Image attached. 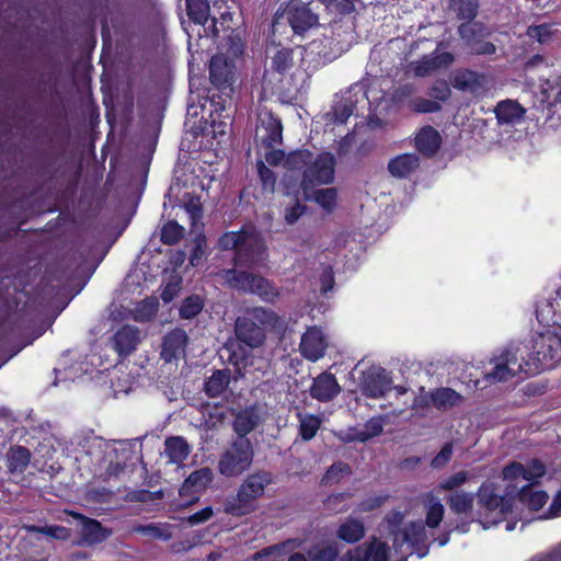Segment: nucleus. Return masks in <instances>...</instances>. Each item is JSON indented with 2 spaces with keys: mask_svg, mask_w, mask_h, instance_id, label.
I'll return each mask as SVG.
<instances>
[{
  "mask_svg": "<svg viewBox=\"0 0 561 561\" xmlns=\"http://www.w3.org/2000/svg\"><path fill=\"white\" fill-rule=\"evenodd\" d=\"M393 387V381L386 369L368 373L362 382V392L366 397L378 399L386 396Z\"/></svg>",
  "mask_w": 561,
  "mask_h": 561,
  "instance_id": "18",
  "label": "nucleus"
},
{
  "mask_svg": "<svg viewBox=\"0 0 561 561\" xmlns=\"http://www.w3.org/2000/svg\"><path fill=\"white\" fill-rule=\"evenodd\" d=\"M140 341V332L131 325H124L112 337L113 348L119 356L128 355L136 350Z\"/></svg>",
  "mask_w": 561,
  "mask_h": 561,
  "instance_id": "25",
  "label": "nucleus"
},
{
  "mask_svg": "<svg viewBox=\"0 0 561 561\" xmlns=\"http://www.w3.org/2000/svg\"><path fill=\"white\" fill-rule=\"evenodd\" d=\"M222 278L231 288L257 295L265 302L274 304L280 296L279 289L268 279L253 273L227 270Z\"/></svg>",
  "mask_w": 561,
  "mask_h": 561,
  "instance_id": "6",
  "label": "nucleus"
},
{
  "mask_svg": "<svg viewBox=\"0 0 561 561\" xmlns=\"http://www.w3.org/2000/svg\"><path fill=\"white\" fill-rule=\"evenodd\" d=\"M203 307L204 302L199 296H190L183 301L180 308V316L183 319H192L202 311Z\"/></svg>",
  "mask_w": 561,
  "mask_h": 561,
  "instance_id": "48",
  "label": "nucleus"
},
{
  "mask_svg": "<svg viewBox=\"0 0 561 561\" xmlns=\"http://www.w3.org/2000/svg\"><path fill=\"white\" fill-rule=\"evenodd\" d=\"M297 546H298V543H296V541H294V540H288V541H285L283 543L270 546V547H266V548L255 552L252 556V560L253 561H260V560H262L264 558H268V557H272V556H275V554H279L287 547H289L290 549H294Z\"/></svg>",
  "mask_w": 561,
  "mask_h": 561,
  "instance_id": "55",
  "label": "nucleus"
},
{
  "mask_svg": "<svg viewBox=\"0 0 561 561\" xmlns=\"http://www.w3.org/2000/svg\"><path fill=\"white\" fill-rule=\"evenodd\" d=\"M33 531H37L56 539H67L69 537V530L62 526H46V527H31Z\"/></svg>",
  "mask_w": 561,
  "mask_h": 561,
  "instance_id": "58",
  "label": "nucleus"
},
{
  "mask_svg": "<svg viewBox=\"0 0 561 561\" xmlns=\"http://www.w3.org/2000/svg\"><path fill=\"white\" fill-rule=\"evenodd\" d=\"M453 453V448L450 445H445L439 454L432 460V466L434 468H439L450 459Z\"/></svg>",
  "mask_w": 561,
  "mask_h": 561,
  "instance_id": "64",
  "label": "nucleus"
},
{
  "mask_svg": "<svg viewBox=\"0 0 561 561\" xmlns=\"http://www.w3.org/2000/svg\"><path fill=\"white\" fill-rule=\"evenodd\" d=\"M444 513L445 508L440 501L437 499H432L426 512V525L430 528H436L440 524L444 517Z\"/></svg>",
  "mask_w": 561,
  "mask_h": 561,
  "instance_id": "50",
  "label": "nucleus"
},
{
  "mask_svg": "<svg viewBox=\"0 0 561 561\" xmlns=\"http://www.w3.org/2000/svg\"><path fill=\"white\" fill-rule=\"evenodd\" d=\"M230 382V373L228 370L215 371L205 382V391L210 397L222 394Z\"/></svg>",
  "mask_w": 561,
  "mask_h": 561,
  "instance_id": "39",
  "label": "nucleus"
},
{
  "mask_svg": "<svg viewBox=\"0 0 561 561\" xmlns=\"http://www.w3.org/2000/svg\"><path fill=\"white\" fill-rule=\"evenodd\" d=\"M518 483L516 493L519 495V501L526 504L530 510H540L548 500V494L543 491L533 490L528 485Z\"/></svg>",
  "mask_w": 561,
  "mask_h": 561,
  "instance_id": "36",
  "label": "nucleus"
},
{
  "mask_svg": "<svg viewBox=\"0 0 561 561\" xmlns=\"http://www.w3.org/2000/svg\"><path fill=\"white\" fill-rule=\"evenodd\" d=\"M272 68L283 73L293 66V51L289 48H279L272 55Z\"/></svg>",
  "mask_w": 561,
  "mask_h": 561,
  "instance_id": "46",
  "label": "nucleus"
},
{
  "mask_svg": "<svg viewBox=\"0 0 561 561\" xmlns=\"http://www.w3.org/2000/svg\"><path fill=\"white\" fill-rule=\"evenodd\" d=\"M247 316L250 317L259 327H270L272 329L279 328L282 325L280 318L278 314L264 307H255L247 311Z\"/></svg>",
  "mask_w": 561,
  "mask_h": 561,
  "instance_id": "37",
  "label": "nucleus"
},
{
  "mask_svg": "<svg viewBox=\"0 0 561 561\" xmlns=\"http://www.w3.org/2000/svg\"><path fill=\"white\" fill-rule=\"evenodd\" d=\"M526 358V369L529 375L554 367L561 360V334L546 330L536 333L522 347Z\"/></svg>",
  "mask_w": 561,
  "mask_h": 561,
  "instance_id": "4",
  "label": "nucleus"
},
{
  "mask_svg": "<svg viewBox=\"0 0 561 561\" xmlns=\"http://www.w3.org/2000/svg\"><path fill=\"white\" fill-rule=\"evenodd\" d=\"M186 340V333L180 329H175L165 334L162 342L161 357L165 362H171L176 358L184 352Z\"/></svg>",
  "mask_w": 561,
  "mask_h": 561,
  "instance_id": "29",
  "label": "nucleus"
},
{
  "mask_svg": "<svg viewBox=\"0 0 561 561\" xmlns=\"http://www.w3.org/2000/svg\"><path fill=\"white\" fill-rule=\"evenodd\" d=\"M257 172L262 182V186L265 191L274 192L276 184V176L272 170H270L263 161L257 162Z\"/></svg>",
  "mask_w": 561,
  "mask_h": 561,
  "instance_id": "56",
  "label": "nucleus"
},
{
  "mask_svg": "<svg viewBox=\"0 0 561 561\" xmlns=\"http://www.w3.org/2000/svg\"><path fill=\"white\" fill-rule=\"evenodd\" d=\"M183 231V227L178 222L169 221L161 230V241L165 244H174L182 238Z\"/></svg>",
  "mask_w": 561,
  "mask_h": 561,
  "instance_id": "54",
  "label": "nucleus"
},
{
  "mask_svg": "<svg viewBox=\"0 0 561 561\" xmlns=\"http://www.w3.org/2000/svg\"><path fill=\"white\" fill-rule=\"evenodd\" d=\"M420 167V158L416 153H402L388 162L389 173L397 179L409 178Z\"/></svg>",
  "mask_w": 561,
  "mask_h": 561,
  "instance_id": "27",
  "label": "nucleus"
},
{
  "mask_svg": "<svg viewBox=\"0 0 561 561\" xmlns=\"http://www.w3.org/2000/svg\"><path fill=\"white\" fill-rule=\"evenodd\" d=\"M383 420L381 417H373L366 422L364 430L356 432L352 439L358 442H366L382 433Z\"/></svg>",
  "mask_w": 561,
  "mask_h": 561,
  "instance_id": "43",
  "label": "nucleus"
},
{
  "mask_svg": "<svg viewBox=\"0 0 561 561\" xmlns=\"http://www.w3.org/2000/svg\"><path fill=\"white\" fill-rule=\"evenodd\" d=\"M541 102L554 108L553 113L561 119V76L545 80L540 85Z\"/></svg>",
  "mask_w": 561,
  "mask_h": 561,
  "instance_id": "28",
  "label": "nucleus"
},
{
  "mask_svg": "<svg viewBox=\"0 0 561 561\" xmlns=\"http://www.w3.org/2000/svg\"><path fill=\"white\" fill-rule=\"evenodd\" d=\"M253 456L254 450L250 439L237 438L221 454L218 471L228 478L238 477L251 467Z\"/></svg>",
  "mask_w": 561,
  "mask_h": 561,
  "instance_id": "7",
  "label": "nucleus"
},
{
  "mask_svg": "<svg viewBox=\"0 0 561 561\" xmlns=\"http://www.w3.org/2000/svg\"><path fill=\"white\" fill-rule=\"evenodd\" d=\"M158 306L157 299L147 298L141 300L133 311L134 319L141 322L152 319L157 313Z\"/></svg>",
  "mask_w": 561,
  "mask_h": 561,
  "instance_id": "45",
  "label": "nucleus"
},
{
  "mask_svg": "<svg viewBox=\"0 0 561 561\" xmlns=\"http://www.w3.org/2000/svg\"><path fill=\"white\" fill-rule=\"evenodd\" d=\"M340 392V386L332 374L323 373L319 375L310 388V394L313 399L325 402L333 399Z\"/></svg>",
  "mask_w": 561,
  "mask_h": 561,
  "instance_id": "26",
  "label": "nucleus"
},
{
  "mask_svg": "<svg viewBox=\"0 0 561 561\" xmlns=\"http://www.w3.org/2000/svg\"><path fill=\"white\" fill-rule=\"evenodd\" d=\"M546 466L538 459L526 463L511 462L502 471V480L506 483V492L500 494L495 482L484 481L478 492V520L483 528L499 524L512 510V496L516 493L519 482L537 483L546 474Z\"/></svg>",
  "mask_w": 561,
  "mask_h": 561,
  "instance_id": "1",
  "label": "nucleus"
},
{
  "mask_svg": "<svg viewBox=\"0 0 561 561\" xmlns=\"http://www.w3.org/2000/svg\"><path fill=\"white\" fill-rule=\"evenodd\" d=\"M365 100L362 87L355 85L341 94L334 102L331 116L334 123L344 124L356 110L359 102Z\"/></svg>",
  "mask_w": 561,
  "mask_h": 561,
  "instance_id": "11",
  "label": "nucleus"
},
{
  "mask_svg": "<svg viewBox=\"0 0 561 561\" xmlns=\"http://www.w3.org/2000/svg\"><path fill=\"white\" fill-rule=\"evenodd\" d=\"M526 108L515 100L500 101L495 107L494 113L500 126L515 127L525 121Z\"/></svg>",
  "mask_w": 561,
  "mask_h": 561,
  "instance_id": "20",
  "label": "nucleus"
},
{
  "mask_svg": "<svg viewBox=\"0 0 561 561\" xmlns=\"http://www.w3.org/2000/svg\"><path fill=\"white\" fill-rule=\"evenodd\" d=\"M313 199L325 210L331 211L336 204V190L333 187L320 188L314 192Z\"/></svg>",
  "mask_w": 561,
  "mask_h": 561,
  "instance_id": "51",
  "label": "nucleus"
},
{
  "mask_svg": "<svg viewBox=\"0 0 561 561\" xmlns=\"http://www.w3.org/2000/svg\"><path fill=\"white\" fill-rule=\"evenodd\" d=\"M327 346V339L322 330L318 327H310L301 336L299 351L306 359L317 362L324 356Z\"/></svg>",
  "mask_w": 561,
  "mask_h": 561,
  "instance_id": "14",
  "label": "nucleus"
},
{
  "mask_svg": "<svg viewBox=\"0 0 561 561\" xmlns=\"http://www.w3.org/2000/svg\"><path fill=\"white\" fill-rule=\"evenodd\" d=\"M305 210L306 207L299 202H295L291 206L286 207L284 214V219L286 224H296L298 219L305 214Z\"/></svg>",
  "mask_w": 561,
  "mask_h": 561,
  "instance_id": "59",
  "label": "nucleus"
},
{
  "mask_svg": "<svg viewBox=\"0 0 561 561\" xmlns=\"http://www.w3.org/2000/svg\"><path fill=\"white\" fill-rule=\"evenodd\" d=\"M390 550L386 542L374 537L368 546H358L344 554L340 561H389Z\"/></svg>",
  "mask_w": 561,
  "mask_h": 561,
  "instance_id": "13",
  "label": "nucleus"
},
{
  "mask_svg": "<svg viewBox=\"0 0 561 561\" xmlns=\"http://www.w3.org/2000/svg\"><path fill=\"white\" fill-rule=\"evenodd\" d=\"M415 145L423 154L432 156L440 146V136L433 127H423L415 137Z\"/></svg>",
  "mask_w": 561,
  "mask_h": 561,
  "instance_id": "33",
  "label": "nucleus"
},
{
  "mask_svg": "<svg viewBox=\"0 0 561 561\" xmlns=\"http://www.w3.org/2000/svg\"><path fill=\"white\" fill-rule=\"evenodd\" d=\"M299 431L305 440L313 438L320 428L321 419L312 414L298 413Z\"/></svg>",
  "mask_w": 561,
  "mask_h": 561,
  "instance_id": "41",
  "label": "nucleus"
},
{
  "mask_svg": "<svg viewBox=\"0 0 561 561\" xmlns=\"http://www.w3.org/2000/svg\"><path fill=\"white\" fill-rule=\"evenodd\" d=\"M93 443L104 454L103 466L105 474L111 477H118L125 469L127 460L130 458V448L125 442L106 443L100 438H94Z\"/></svg>",
  "mask_w": 561,
  "mask_h": 561,
  "instance_id": "9",
  "label": "nucleus"
},
{
  "mask_svg": "<svg viewBox=\"0 0 561 561\" xmlns=\"http://www.w3.org/2000/svg\"><path fill=\"white\" fill-rule=\"evenodd\" d=\"M428 94L434 99L433 101L439 103L447 101L451 95V91L446 81L437 80L431 87Z\"/></svg>",
  "mask_w": 561,
  "mask_h": 561,
  "instance_id": "57",
  "label": "nucleus"
},
{
  "mask_svg": "<svg viewBox=\"0 0 561 561\" xmlns=\"http://www.w3.org/2000/svg\"><path fill=\"white\" fill-rule=\"evenodd\" d=\"M352 470L351 467L345 462H336L333 463L324 477L322 478V483L324 484H333L340 482L343 478L348 477Z\"/></svg>",
  "mask_w": 561,
  "mask_h": 561,
  "instance_id": "47",
  "label": "nucleus"
},
{
  "mask_svg": "<svg viewBox=\"0 0 561 561\" xmlns=\"http://www.w3.org/2000/svg\"><path fill=\"white\" fill-rule=\"evenodd\" d=\"M478 3L476 0H468L463 2L459 9V14L462 19L471 20L476 16Z\"/></svg>",
  "mask_w": 561,
  "mask_h": 561,
  "instance_id": "63",
  "label": "nucleus"
},
{
  "mask_svg": "<svg viewBox=\"0 0 561 561\" xmlns=\"http://www.w3.org/2000/svg\"><path fill=\"white\" fill-rule=\"evenodd\" d=\"M473 476L469 471H458L450 477L446 478L439 483V489L443 491H453L461 485H463L467 481H469Z\"/></svg>",
  "mask_w": 561,
  "mask_h": 561,
  "instance_id": "52",
  "label": "nucleus"
},
{
  "mask_svg": "<svg viewBox=\"0 0 561 561\" xmlns=\"http://www.w3.org/2000/svg\"><path fill=\"white\" fill-rule=\"evenodd\" d=\"M525 352L520 346L510 345L494 355L490 360L491 368L485 370L484 379L489 383L507 381L526 369Z\"/></svg>",
  "mask_w": 561,
  "mask_h": 561,
  "instance_id": "5",
  "label": "nucleus"
},
{
  "mask_svg": "<svg viewBox=\"0 0 561 561\" xmlns=\"http://www.w3.org/2000/svg\"><path fill=\"white\" fill-rule=\"evenodd\" d=\"M335 159L329 152L319 153L316 158L312 156L311 162L304 170L301 186L305 191L308 187L320 184L331 183L334 179Z\"/></svg>",
  "mask_w": 561,
  "mask_h": 561,
  "instance_id": "10",
  "label": "nucleus"
},
{
  "mask_svg": "<svg viewBox=\"0 0 561 561\" xmlns=\"http://www.w3.org/2000/svg\"><path fill=\"white\" fill-rule=\"evenodd\" d=\"M224 250H234V262L239 266L257 267L266 261V247L261 234L247 227L240 231H230L219 239Z\"/></svg>",
  "mask_w": 561,
  "mask_h": 561,
  "instance_id": "3",
  "label": "nucleus"
},
{
  "mask_svg": "<svg viewBox=\"0 0 561 561\" xmlns=\"http://www.w3.org/2000/svg\"><path fill=\"white\" fill-rule=\"evenodd\" d=\"M263 422V415L257 407L244 409L236 414L233 420V431L238 438L245 436L254 431Z\"/></svg>",
  "mask_w": 561,
  "mask_h": 561,
  "instance_id": "24",
  "label": "nucleus"
},
{
  "mask_svg": "<svg viewBox=\"0 0 561 561\" xmlns=\"http://www.w3.org/2000/svg\"><path fill=\"white\" fill-rule=\"evenodd\" d=\"M461 399V396L450 388H439L431 392L432 404L439 410L453 408L457 405Z\"/></svg>",
  "mask_w": 561,
  "mask_h": 561,
  "instance_id": "38",
  "label": "nucleus"
},
{
  "mask_svg": "<svg viewBox=\"0 0 561 561\" xmlns=\"http://www.w3.org/2000/svg\"><path fill=\"white\" fill-rule=\"evenodd\" d=\"M312 152L309 150H297L290 152L285 159V167L289 171L305 170L311 162Z\"/></svg>",
  "mask_w": 561,
  "mask_h": 561,
  "instance_id": "44",
  "label": "nucleus"
},
{
  "mask_svg": "<svg viewBox=\"0 0 561 561\" xmlns=\"http://www.w3.org/2000/svg\"><path fill=\"white\" fill-rule=\"evenodd\" d=\"M474 494L465 491H456L447 499V504L451 512L458 515H468L472 512Z\"/></svg>",
  "mask_w": 561,
  "mask_h": 561,
  "instance_id": "35",
  "label": "nucleus"
},
{
  "mask_svg": "<svg viewBox=\"0 0 561 561\" xmlns=\"http://www.w3.org/2000/svg\"><path fill=\"white\" fill-rule=\"evenodd\" d=\"M188 18L196 24H205L209 18V3L207 0H186Z\"/></svg>",
  "mask_w": 561,
  "mask_h": 561,
  "instance_id": "40",
  "label": "nucleus"
},
{
  "mask_svg": "<svg viewBox=\"0 0 561 561\" xmlns=\"http://www.w3.org/2000/svg\"><path fill=\"white\" fill-rule=\"evenodd\" d=\"M409 108L416 113H435L442 110V105L430 99L414 98L409 102Z\"/></svg>",
  "mask_w": 561,
  "mask_h": 561,
  "instance_id": "53",
  "label": "nucleus"
},
{
  "mask_svg": "<svg viewBox=\"0 0 561 561\" xmlns=\"http://www.w3.org/2000/svg\"><path fill=\"white\" fill-rule=\"evenodd\" d=\"M386 500H387L386 496H374V497L366 499L365 501H363L358 504L357 511L359 513H367V512L374 511L375 508L381 506Z\"/></svg>",
  "mask_w": 561,
  "mask_h": 561,
  "instance_id": "61",
  "label": "nucleus"
},
{
  "mask_svg": "<svg viewBox=\"0 0 561 561\" xmlns=\"http://www.w3.org/2000/svg\"><path fill=\"white\" fill-rule=\"evenodd\" d=\"M366 534L365 525L357 518H346L337 528L336 537L347 543L358 542Z\"/></svg>",
  "mask_w": 561,
  "mask_h": 561,
  "instance_id": "31",
  "label": "nucleus"
},
{
  "mask_svg": "<svg viewBox=\"0 0 561 561\" xmlns=\"http://www.w3.org/2000/svg\"><path fill=\"white\" fill-rule=\"evenodd\" d=\"M455 89L474 96L484 95L490 89V81L483 73L468 69L458 70L453 78Z\"/></svg>",
  "mask_w": 561,
  "mask_h": 561,
  "instance_id": "12",
  "label": "nucleus"
},
{
  "mask_svg": "<svg viewBox=\"0 0 561 561\" xmlns=\"http://www.w3.org/2000/svg\"><path fill=\"white\" fill-rule=\"evenodd\" d=\"M309 561H334L337 550L333 543L319 542L308 551Z\"/></svg>",
  "mask_w": 561,
  "mask_h": 561,
  "instance_id": "42",
  "label": "nucleus"
},
{
  "mask_svg": "<svg viewBox=\"0 0 561 561\" xmlns=\"http://www.w3.org/2000/svg\"><path fill=\"white\" fill-rule=\"evenodd\" d=\"M163 445L161 458L164 459L165 465L174 466L175 469L182 468L191 454L188 443L181 436H172L167 438Z\"/></svg>",
  "mask_w": 561,
  "mask_h": 561,
  "instance_id": "21",
  "label": "nucleus"
},
{
  "mask_svg": "<svg viewBox=\"0 0 561 561\" xmlns=\"http://www.w3.org/2000/svg\"><path fill=\"white\" fill-rule=\"evenodd\" d=\"M557 31L558 30L552 24H540L529 26L527 30V35L537 39L540 44H545L552 39Z\"/></svg>",
  "mask_w": 561,
  "mask_h": 561,
  "instance_id": "49",
  "label": "nucleus"
},
{
  "mask_svg": "<svg viewBox=\"0 0 561 561\" xmlns=\"http://www.w3.org/2000/svg\"><path fill=\"white\" fill-rule=\"evenodd\" d=\"M268 480L263 474H252L241 484L237 499L228 503L226 511L232 515H245L252 511V502L263 494Z\"/></svg>",
  "mask_w": 561,
  "mask_h": 561,
  "instance_id": "8",
  "label": "nucleus"
},
{
  "mask_svg": "<svg viewBox=\"0 0 561 561\" xmlns=\"http://www.w3.org/2000/svg\"><path fill=\"white\" fill-rule=\"evenodd\" d=\"M213 514H214V512H213L211 507H205V508L201 510L199 512H196V513L190 515L187 517V522L192 526L198 525V524L207 522L213 516Z\"/></svg>",
  "mask_w": 561,
  "mask_h": 561,
  "instance_id": "62",
  "label": "nucleus"
},
{
  "mask_svg": "<svg viewBox=\"0 0 561 561\" xmlns=\"http://www.w3.org/2000/svg\"><path fill=\"white\" fill-rule=\"evenodd\" d=\"M455 60L451 53H438L435 50L420 60L411 64V69L416 77L432 76L440 69L449 67Z\"/></svg>",
  "mask_w": 561,
  "mask_h": 561,
  "instance_id": "17",
  "label": "nucleus"
},
{
  "mask_svg": "<svg viewBox=\"0 0 561 561\" xmlns=\"http://www.w3.org/2000/svg\"><path fill=\"white\" fill-rule=\"evenodd\" d=\"M403 514L399 511H392L387 514L378 526L380 537H392L393 549L396 553L412 554L416 553L419 558L427 554L426 534L422 522L410 523L403 529L400 528L403 522Z\"/></svg>",
  "mask_w": 561,
  "mask_h": 561,
  "instance_id": "2",
  "label": "nucleus"
},
{
  "mask_svg": "<svg viewBox=\"0 0 561 561\" xmlns=\"http://www.w3.org/2000/svg\"><path fill=\"white\" fill-rule=\"evenodd\" d=\"M536 318L539 323L550 325L561 321V288L536 302Z\"/></svg>",
  "mask_w": 561,
  "mask_h": 561,
  "instance_id": "16",
  "label": "nucleus"
},
{
  "mask_svg": "<svg viewBox=\"0 0 561 561\" xmlns=\"http://www.w3.org/2000/svg\"><path fill=\"white\" fill-rule=\"evenodd\" d=\"M282 131L279 119L270 113L261 114L255 129V141L266 148H272L282 141Z\"/></svg>",
  "mask_w": 561,
  "mask_h": 561,
  "instance_id": "15",
  "label": "nucleus"
},
{
  "mask_svg": "<svg viewBox=\"0 0 561 561\" xmlns=\"http://www.w3.org/2000/svg\"><path fill=\"white\" fill-rule=\"evenodd\" d=\"M234 65L225 55H215L209 64V77L219 89H229L233 78Z\"/></svg>",
  "mask_w": 561,
  "mask_h": 561,
  "instance_id": "23",
  "label": "nucleus"
},
{
  "mask_svg": "<svg viewBox=\"0 0 561 561\" xmlns=\"http://www.w3.org/2000/svg\"><path fill=\"white\" fill-rule=\"evenodd\" d=\"M289 23L296 34H302L318 24V15L306 5L297 7L289 12Z\"/></svg>",
  "mask_w": 561,
  "mask_h": 561,
  "instance_id": "30",
  "label": "nucleus"
},
{
  "mask_svg": "<svg viewBox=\"0 0 561 561\" xmlns=\"http://www.w3.org/2000/svg\"><path fill=\"white\" fill-rule=\"evenodd\" d=\"M321 287L320 290L322 294H327L332 290L334 286V275L331 266H323L321 276H320Z\"/></svg>",
  "mask_w": 561,
  "mask_h": 561,
  "instance_id": "60",
  "label": "nucleus"
},
{
  "mask_svg": "<svg viewBox=\"0 0 561 561\" xmlns=\"http://www.w3.org/2000/svg\"><path fill=\"white\" fill-rule=\"evenodd\" d=\"M7 458L9 471L22 473L30 463L31 453L23 446H14L8 451Z\"/></svg>",
  "mask_w": 561,
  "mask_h": 561,
  "instance_id": "34",
  "label": "nucleus"
},
{
  "mask_svg": "<svg viewBox=\"0 0 561 561\" xmlns=\"http://www.w3.org/2000/svg\"><path fill=\"white\" fill-rule=\"evenodd\" d=\"M234 332L238 341L251 348L262 345L265 339L261 327L247 314L237 319Z\"/></svg>",
  "mask_w": 561,
  "mask_h": 561,
  "instance_id": "22",
  "label": "nucleus"
},
{
  "mask_svg": "<svg viewBox=\"0 0 561 561\" xmlns=\"http://www.w3.org/2000/svg\"><path fill=\"white\" fill-rule=\"evenodd\" d=\"M214 479L211 469L204 467L192 472L181 488V494H190L204 490Z\"/></svg>",
  "mask_w": 561,
  "mask_h": 561,
  "instance_id": "32",
  "label": "nucleus"
},
{
  "mask_svg": "<svg viewBox=\"0 0 561 561\" xmlns=\"http://www.w3.org/2000/svg\"><path fill=\"white\" fill-rule=\"evenodd\" d=\"M73 518L80 522V543L93 546L107 539L111 531L104 528L100 522L88 518L79 513H69Z\"/></svg>",
  "mask_w": 561,
  "mask_h": 561,
  "instance_id": "19",
  "label": "nucleus"
}]
</instances>
